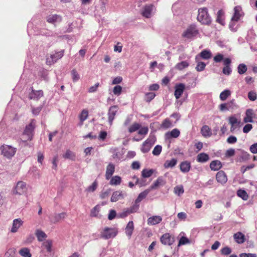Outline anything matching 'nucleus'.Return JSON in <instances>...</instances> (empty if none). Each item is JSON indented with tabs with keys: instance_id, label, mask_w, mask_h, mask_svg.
I'll use <instances>...</instances> for the list:
<instances>
[{
	"instance_id": "69168bd1",
	"label": "nucleus",
	"mask_w": 257,
	"mask_h": 257,
	"mask_svg": "<svg viewBox=\"0 0 257 257\" xmlns=\"http://www.w3.org/2000/svg\"><path fill=\"white\" fill-rule=\"evenodd\" d=\"M235 155V150L233 149H229L225 152V156L227 157H230Z\"/></svg>"
},
{
	"instance_id": "ddd939ff",
	"label": "nucleus",
	"mask_w": 257,
	"mask_h": 257,
	"mask_svg": "<svg viewBox=\"0 0 257 257\" xmlns=\"http://www.w3.org/2000/svg\"><path fill=\"white\" fill-rule=\"evenodd\" d=\"M213 60L215 63H220L222 61L224 65L230 64L231 63V60L230 58H224L223 55L221 54H217L214 57Z\"/></svg>"
},
{
	"instance_id": "7ed1b4c3",
	"label": "nucleus",
	"mask_w": 257,
	"mask_h": 257,
	"mask_svg": "<svg viewBox=\"0 0 257 257\" xmlns=\"http://www.w3.org/2000/svg\"><path fill=\"white\" fill-rule=\"evenodd\" d=\"M0 151L2 155L7 159H11L14 156L16 152L17 148L10 145H3L0 147Z\"/></svg>"
},
{
	"instance_id": "13d9d810",
	"label": "nucleus",
	"mask_w": 257,
	"mask_h": 257,
	"mask_svg": "<svg viewBox=\"0 0 257 257\" xmlns=\"http://www.w3.org/2000/svg\"><path fill=\"white\" fill-rule=\"evenodd\" d=\"M231 252V249L228 246H225L221 249V253L223 255H228Z\"/></svg>"
},
{
	"instance_id": "79ce46f5",
	"label": "nucleus",
	"mask_w": 257,
	"mask_h": 257,
	"mask_svg": "<svg viewBox=\"0 0 257 257\" xmlns=\"http://www.w3.org/2000/svg\"><path fill=\"white\" fill-rule=\"evenodd\" d=\"M237 195L244 200H246L248 197L246 192L244 190H238L237 192Z\"/></svg>"
},
{
	"instance_id": "37998d69",
	"label": "nucleus",
	"mask_w": 257,
	"mask_h": 257,
	"mask_svg": "<svg viewBox=\"0 0 257 257\" xmlns=\"http://www.w3.org/2000/svg\"><path fill=\"white\" fill-rule=\"evenodd\" d=\"M231 94V92L229 90H225L224 91H223L222 92H221L220 94V99L222 100V101H224L227 98L230 96Z\"/></svg>"
},
{
	"instance_id": "864d4df0",
	"label": "nucleus",
	"mask_w": 257,
	"mask_h": 257,
	"mask_svg": "<svg viewBox=\"0 0 257 257\" xmlns=\"http://www.w3.org/2000/svg\"><path fill=\"white\" fill-rule=\"evenodd\" d=\"M223 15V12L222 10H219L217 12V17L216 19V22L220 24H223V20L222 19V17Z\"/></svg>"
},
{
	"instance_id": "e2e57ef3",
	"label": "nucleus",
	"mask_w": 257,
	"mask_h": 257,
	"mask_svg": "<svg viewBox=\"0 0 257 257\" xmlns=\"http://www.w3.org/2000/svg\"><path fill=\"white\" fill-rule=\"evenodd\" d=\"M226 141L229 144H233L237 142V138L235 136H230Z\"/></svg>"
},
{
	"instance_id": "2eb2a0df",
	"label": "nucleus",
	"mask_w": 257,
	"mask_h": 257,
	"mask_svg": "<svg viewBox=\"0 0 257 257\" xmlns=\"http://www.w3.org/2000/svg\"><path fill=\"white\" fill-rule=\"evenodd\" d=\"M216 179L218 183L224 184L227 181V177L223 171H220L216 175Z\"/></svg>"
},
{
	"instance_id": "f8f14e48",
	"label": "nucleus",
	"mask_w": 257,
	"mask_h": 257,
	"mask_svg": "<svg viewBox=\"0 0 257 257\" xmlns=\"http://www.w3.org/2000/svg\"><path fill=\"white\" fill-rule=\"evenodd\" d=\"M154 8V6L153 4L147 5L144 6L142 10V15L146 18H150L151 17V13Z\"/></svg>"
},
{
	"instance_id": "423d86ee",
	"label": "nucleus",
	"mask_w": 257,
	"mask_h": 257,
	"mask_svg": "<svg viewBox=\"0 0 257 257\" xmlns=\"http://www.w3.org/2000/svg\"><path fill=\"white\" fill-rule=\"evenodd\" d=\"M27 191V188L26 183L23 181H19L17 183L13 192L15 194L22 195L26 193Z\"/></svg>"
},
{
	"instance_id": "20e7f679",
	"label": "nucleus",
	"mask_w": 257,
	"mask_h": 257,
	"mask_svg": "<svg viewBox=\"0 0 257 257\" xmlns=\"http://www.w3.org/2000/svg\"><path fill=\"white\" fill-rule=\"evenodd\" d=\"M199 33L198 30L195 25H191L182 34L183 38L190 39L196 36Z\"/></svg>"
},
{
	"instance_id": "412c9836",
	"label": "nucleus",
	"mask_w": 257,
	"mask_h": 257,
	"mask_svg": "<svg viewBox=\"0 0 257 257\" xmlns=\"http://www.w3.org/2000/svg\"><path fill=\"white\" fill-rule=\"evenodd\" d=\"M166 182L162 177H159L156 181L149 188L150 191L152 190L156 189L160 186H163L165 184Z\"/></svg>"
},
{
	"instance_id": "e433bc0d",
	"label": "nucleus",
	"mask_w": 257,
	"mask_h": 257,
	"mask_svg": "<svg viewBox=\"0 0 257 257\" xmlns=\"http://www.w3.org/2000/svg\"><path fill=\"white\" fill-rule=\"evenodd\" d=\"M63 157L65 159H70L72 161H74L75 160V154L69 150L66 151L65 154L63 155Z\"/></svg>"
},
{
	"instance_id": "a211bd4d",
	"label": "nucleus",
	"mask_w": 257,
	"mask_h": 257,
	"mask_svg": "<svg viewBox=\"0 0 257 257\" xmlns=\"http://www.w3.org/2000/svg\"><path fill=\"white\" fill-rule=\"evenodd\" d=\"M46 19L47 22L53 24H55L56 23H60L62 21L61 16L57 14L50 15L47 17Z\"/></svg>"
},
{
	"instance_id": "9b49d317",
	"label": "nucleus",
	"mask_w": 257,
	"mask_h": 257,
	"mask_svg": "<svg viewBox=\"0 0 257 257\" xmlns=\"http://www.w3.org/2000/svg\"><path fill=\"white\" fill-rule=\"evenodd\" d=\"M242 8L239 6H235L234 8V14L231 18V21L233 22H238L240 18L243 16Z\"/></svg>"
},
{
	"instance_id": "7c9ffc66",
	"label": "nucleus",
	"mask_w": 257,
	"mask_h": 257,
	"mask_svg": "<svg viewBox=\"0 0 257 257\" xmlns=\"http://www.w3.org/2000/svg\"><path fill=\"white\" fill-rule=\"evenodd\" d=\"M180 131L177 128H174L170 132H168L166 134L165 136L167 138H177L180 135Z\"/></svg>"
},
{
	"instance_id": "393cba45",
	"label": "nucleus",
	"mask_w": 257,
	"mask_h": 257,
	"mask_svg": "<svg viewBox=\"0 0 257 257\" xmlns=\"http://www.w3.org/2000/svg\"><path fill=\"white\" fill-rule=\"evenodd\" d=\"M191 169V164L189 162L185 161L180 164V169L184 173H188Z\"/></svg>"
},
{
	"instance_id": "338daca9",
	"label": "nucleus",
	"mask_w": 257,
	"mask_h": 257,
	"mask_svg": "<svg viewBox=\"0 0 257 257\" xmlns=\"http://www.w3.org/2000/svg\"><path fill=\"white\" fill-rule=\"evenodd\" d=\"M171 123L170 121L168 119H165L163 121L162 124V126L165 128H169V127L171 126Z\"/></svg>"
},
{
	"instance_id": "774afa93",
	"label": "nucleus",
	"mask_w": 257,
	"mask_h": 257,
	"mask_svg": "<svg viewBox=\"0 0 257 257\" xmlns=\"http://www.w3.org/2000/svg\"><path fill=\"white\" fill-rule=\"evenodd\" d=\"M249 150L252 154H257V143L251 145Z\"/></svg>"
},
{
	"instance_id": "8fccbe9b",
	"label": "nucleus",
	"mask_w": 257,
	"mask_h": 257,
	"mask_svg": "<svg viewBox=\"0 0 257 257\" xmlns=\"http://www.w3.org/2000/svg\"><path fill=\"white\" fill-rule=\"evenodd\" d=\"M71 75L73 82L78 81L80 78L79 75L75 69H73L72 70Z\"/></svg>"
},
{
	"instance_id": "cd10ccee",
	"label": "nucleus",
	"mask_w": 257,
	"mask_h": 257,
	"mask_svg": "<svg viewBox=\"0 0 257 257\" xmlns=\"http://www.w3.org/2000/svg\"><path fill=\"white\" fill-rule=\"evenodd\" d=\"M222 167V163L220 161H212L210 164V168L211 170L218 171Z\"/></svg>"
},
{
	"instance_id": "72a5a7b5",
	"label": "nucleus",
	"mask_w": 257,
	"mask_h": 257,
	"mask_svg": "<svg viewBox=\"0 0 257 257\" xmlns=\"http://www.w3.org/2000/svg\"><path fill=\"white\" fill-rule=\"evenodd\" d=\"M209 159V156L204 153H202L197 155V161L198 162L204 163L208 161Z\"/></svg>"
},
{
	"instance_id": "473e14b6",
	"label": "nucleus",
	"mask_w": 257,
	"mask_h": 257,
	"mask_svg": "<svg viewBox=\"0 0 257 257\" xmlns=\"http://www.w3.org/2000/svg\"><path fill=\"white\" fill-rule=\"evenodd\" d=\"M134 228L133 222L132 221H129L125 227V233L129 237L132 236Z\"/></svg>"
},
{
	"instance_id": "f257e3e1",
	"label": "nucleus",
	"mask_w": 257,
	"mask_h": 257,
	"mask_svg": "<svg viewBox=\"0 0 257 257\" xmlns=\"http://www.w3.org/2000/svg\"><path fill=\"white\" fill-rule=\"evenodd\" d=\"M197 20L202 24L209 25L211 22V17L208 14L206 8H202L198 9Z\"/></svg>"
},
{
	"instance_id": "2f4dec72",
	"label": "nucleus",
	"mask_w": 257,
	"mask_h": 257,
	"mask_svg": "<svg viewBox=\"0 0 257 257\" xmlns=\"http://www.w3.org/2000/svg\"><path fill=\"white\" fill-rule=\"evenodd\" d=\"M150 192V189H147L139 194L137 198L135 200V203L137 204L140 203L143 199L145 198L149 193Z\"/></svg>"
},
{
	"instance_id": "a19ab883",
	"label": "nucleus",
	"mask_w": 257,
	"mask_h": 257,
	"mask_svg": "<svg viewBox=\"0 0 257 257\" xmlns=\"http://www.w3.org/2000/svg\"><path fill=\"white\" fill-rule=\"evenodd\" d=\"M88 116V111L86 109H83L80 114L79 116L80 120L81 123H83V121L85 120Z\"/></svg>"
},
{
	"instance_id": "4be33fe9",
	"label": "nucleus",
	"mask_w": 257,
	"mask_h": 257,
	"mask_svg": "<svg viewBox=\"0 0 257 257\" xmlns=\"http://www.w3.org/2000/svg\"><path fill=\"white\" fill-rule=\"evenodd\" d=\"M126 194H124L121 191H116L112 193L110 198L112 202H116L120 199H123Z\"/></svg>"
},
{
	"instance_id": "1a4fd4ad",
	"label": "nucleus",
	"mask_w": 257,
	"mask_h": 257,
	"mask_svg": "<svg viewBox=\"0 0 257 257\" xmlns=\"http://www.w3.org/2000/svg\"><path fill=\"white\" fill-rule=\"evenodd\" d=\"M118 110V107L117 105H113L109 107L107 115L108 121L110 125L112 124Z\"/></svg>"
},
{
	"instance_id": "5701e85b",
	"label": "nucleus",
	"mask_w": 257,
	"mask_h": 257,
	"mask_svg": "<svg viewBox=\"0 0 257 257\" xmlns=\"http://www.w3.org/2000/svg\"><path fill=\"white\" fill-rule=\"evenodd\" d=\"M23 221L20 218L14 219L11 231L13 233L17 232L18 229L23 225Z\"/></svg>"
},
{
	"instance_id": "dca6fc26",
	"label": "nucleus",
	"mask_w": 257,
	"mask_h": 257,
	"mask_svg": "<svg viewBox=\"0 0 257 257\" xmlns=\"http://www.w3.org/2000/svg\"><path fill=\"white\" fill-rule=\"evenodd\" d=\"M185 89V85L183 83L176 84L175 86L174 95L176 99H179Z\"/></svg>"
},
{
	"instance_id": "0e129e2a",
	"label": "nucleus",
	"mask_w": 257,
	"mask_h": 257,
	"mask_svg": "<svg viewBox=\"0 0 257 257\" xmlns=\"http://www.w3.org/2000/svg\"><path fill=\"white\" fill-rule=\"evenodd\" d=\"M252 128V125L251 124L247 123L243 128V132L244 133H248Z\"/></svg>"
},
{
	"instance_id": "49530a36",
	"label": "nucleus",
	"mask_w": 257,
	"mask_h": 257,
	"mask_svg": "<svg viewBox=\"0 0 257 257\" xmlns=\"http://www.w3.org/2000/svg\"><path fill=\"white\" fill-rule=\"evenodd\" d=\"M98 183L95 180L93 182L91 185L89 186L86 189L85 191L87 192H93L96 189Z\"/></svg>"
},
{
	"instance_id": "a18cd8bd",
	"label": "nucleus",
	"mask_w": 257,
	"mask_h": 257,
	"mask_svg": "<svg viewBox=\"0 0 257 257\" xmlns=\"http://www.w3.org/2000/svg\"><path fill=\"white\" fill-rule=\"evenodd\" d=\"M43 246L47 249L48 252L52 251V241L51 240H47L43 243Z\"/></svg>"
},
{
	"instance_id": "b1692460",
	"label": "nucleus",
	"mask_w": 257,
	"mask_h": 257,
	"mask_svg": "<svg viewBox=\"0 0 257 257\" xmlns=\"http://www.w3.org/2000/svg\"><path fill=\"white\" fill-rule=\"evenodd\" d=\"M115 171V166L112 163H109L107 167L105 173V178L106 180H109L114 173Z\"/></svg>"
},
{
	"instance_id": "bf43d9fd",
	"label": "nucleus",
	"mask_w": 257,
	"mask_h": 257,
	"mask_svg": "<svg viewBox=\"0 0 257 257\" xmlns=\"http://www.w3.org/2000/svg\"><path fill=\"white\" fill-rule=\"evenodd\" d=\"M190 243V240L188 238L186 237L182 236L179 240L178 246H180L181 245L186 244L187 243Z\"/></svg>"
},
{
	"instance_id": "0eeeda50",
	"label": "nucleus",
	"mask_w": 257,
	"mask_h": 257,
	"mask_svg": "<svg viewBox=\"0 0 257 257\" xmlns=\"http://www.w3.org/2000/svg\"><path fill=\"white\" fill-rule=\"evenodd\" d=\"M66 216V213L63 212L60 213H54V214L51 215L49 218L52 223L56 224L64 219Z\"/></svg>"
},
{
	"instance_id": "5fc2aeb1",
	"label": "nucleus",
	"mask_w": 257,
	"mask_h": 257,
	"mask_svg": "<svg viewBox=\"0 0 257 257\" xmlns=\"http://www.w3.org/2000/svg\"><path fill=\"white\" fill-rule=\"evenodd\" d=\"M99 211V205L95 206L91 211L90 215L91 216L96 217L98 215Z\"/></svg>"
},
{
	"instance_id": "4d7b16f0",
	"label": "nucleus",
	"mask_w": 257,
	"mask_h": 257,
	"mask_svg": "<svg viewBox=\"0 0 257 257\" xmlns=\"http://www.w3.org/2000/svg\"><path fill=\"white\" fill-rule=\"evenodd\" d=\"M111 189H109L105 191H103L100 195V197L102 199H104L108 197L110 194Z\"/></svg>"
},
{
	"instance_id": "c9c22d12",
	"label": "nucleus",
	"mask_w": 257,
	"mask_h": 257,
	"mask_svg": "<svg viewBox=\"0 0 257 257\" xmlns=\"http://www.w3.org/2000/svg\"><path fill=\"white\" fill-rule=\"evenodd\" d=\"M121 178L118 176L112 177L110 181L109 184L111 185H118L121 183Z\"/></svg>"
},
{
	"instance_id": "6ab92c4d",
	"label": "nucleus",
	"mask_w": 257,
	"mask_h": 257,
	"mask_svg": "<svg viewBox=\"0 0 257 257\" xmlns=\"http://www.w3.org/2000/svg\"><path fill=\"white\" fill-rule=\"evenodd\" d=\"M162 221V218L159 215H154L148 218V224L149 225H155L160 223Z\"/></svg>"
},
{
	"instance_id": "f03ea898",
	"label": "nucleus",
	"mask_w": 257,
	"mask_h": 257,
	"mask_svg": "<svg viewBox=\"0 0 257 257\" xmlns=\"http://www.w3.org/2000/svg\"><path fill=\"white\" fill-rule=\"evenodd\" d=\"M35 120L32 119L31 122L26 126L23 134V137H25L23 140L24 142L32 140L33 137L34 131L35 128Z\"/></svg>"
},
{
	"instance_id": "f3484780",
	"label": "nucleus",
	"mask_w": 257,
	"mask_h": 257,
	"mask_svg": "<svg viewBox=\"0 0 257 257\" xmlns=\"http://www.w3.org/2000/svg\"><path fill=\"white\" fill-rule=\"evenodd\" d=\"M154 144V140L153 139H148L146 141H145L142 146L141 148V151L142 152L146 153L148 152L151 146Z\"/></svg>"
},
{
	"instance_id": "4c0bfd02",
	"label": "nucleus",
	"mask_w": 257,
	"mask_h": 257,
	"mask_svg": "<svg viewBox=\"0 0 257 257\" xmlns=\"http://www.w3.org/2000/svg\"><path fill=\"white\" fill-rule=\"evenodd\" d=\"M135 206L132 207L129 209H126L123 211L122 212L118 214V216L120 218H124L127 216L129 214L135 212L136 211L134 210Z\"/></svg>"
},
{
	"instance_id": "39448f33",
	"label": "nucleus",
	"mask_w": 257,
	"mask_h": 257,
	"mask_svg": "<svg viewBox=\"0 0 257 257\" xmlns=\"http://www.w3.org/2000/svg\"><path fill=\"white\" fill-rule=\"evenodd\" d=\"M117 234V230L115 228L106 227L100 232V237L102 238L108 239L114 237Z\"/></svg>"
},
{
	"instance_id": "f704fd0d",
	"label": "nucleus",
	"mask_w": 257,
	"mask_h": 257,
	"mask_svg": "<svg viewBox=\"0 0 257 257\" xmlns=\"http://www.w3.org/2000/svg\"><path fill=\"white\" fill-rule=\"evenodd\" d=\"M35 234L39 241H43L47 237L46 233L44 231L39 229H37L36 231Z\"/></svg>"
},
{
	"instance_id": "de8ad7c7",
	"label": "nucleus",
	"mask_w": 257,
	"mask_h": 257,
	"mask_svg": "<svg viewBox=\"0 0 257 257\" xmlns=\"http://www.w3.org/2000/svg\"><path fill=\"white\" fill-rule=\"evenodd\" d=\"M184 188L182 185L177 186L174 189L175 194L178 196H180L184 193Z\"/></svg>"
},
{
	"instance_id": "052dcab7",
	"label": "nucleus",
	"mask_w": 257,
	"mask_h": 257,
	"mask_svg": "<svg viewBox=\"0 0 257 257\" xmlns=\"http://www.w3.org/2000/svg\"><path fill=\"white\" fill-rule=\"evenodd\" d=\"M149 131V128L147 126L142 127L139 130L138 134L140 135H146Z\"/></svg>"
},
{
	"instance_id": "c85d7f7f",
	"label": "nucleus",
	"mask_w": 257,
	"mask_h": 257,
	"mask_svg": "<svg viewBox=\"0 0 257 257\" xmlns=\"http://www.w3.org/2000/svg\"><path fill=\"white\" fill-rule=\"evenodd\" d=\"M233 237L235 241L238 243H242L245 241L244 235L241 232H237L234 234Z\"/></svg>"
},
{
	"instance_id": "603ef678",
	"label": "nucleus",
	"mask_w": 257,
	"mask_h": 257,
	"mask_svg": "<svg viewBox=\"0 0 257 257\" xmlns=\"http://www.w3.org/2000/svg\"><path fill=\"white\" fill-rule=\"evenodd\" d=\"M228 120H229V123L231 125H234L236 124H239L240 123V121H238L237 119L233 116L229 117Z\"/></svg>"
},
{
	"instance_id": "c03bdc74",
	"label": "nucleus",
	"mask_w": 257,
	"mask_h": 257,
	"mask_svg": "<svg viewBox=\"0 0 257 257\" xmlns=\"http://www.w3.org/2000/svg\"><path fill=\"white\" fill-rule=\"evenodd\" d=\"M141 124L135 122L130 127L128 128V132L130 133H132L139 130L141 128Z\"/></svg>"
},
{
	"instance_id": "c756f323",
	"label": "nucleus",
	"mask_w": 257,
	"mask_h": 257,
	"mask_svg": "<svg viewBox=\"0 0 257 257\" xmlns=\"http://www.w3.org/2000/svg\"><path fill=\"white\" fill-rule=\"evenodd\" d=\"M177 163V160L172 158L170 160H166L164 164V167L166 169L172 168L174 167Z\"/></svg>"
},
{
	"instance_id": "58836bf2",
	"label": "nucleus",
	"mask_w": 257,
	"mask_h": 257,
	"mask_svg": "<svg viewBox=\"0 0 257 257\" xmlns=\"http://www.w3.org/2000/svg\"><path fill=\"white\" fill-rule=\"evenodd\" d=\"M19 253L23 257H31L32 254L30 253V249L28 248L24 247L19 251Z\"/></svg>"
},
{
	"instance_id": "aec40b11",
	"label": "nucleus",
	"mask_w": 257,
	"mask_h": 257,
	"mask_svg": "<svg viewBox=\"0 0 257 257\" xmlns=\"http://www.w3.org/2000/svg\"><path fill=\"white\" fill-rule=\"evenodd\" d=\"M43 96L42 90H34L32 88V91L29 94V98L31 99L38 100Z\"/></svg>"
},
{
	"instance_id": "ea45409f",
	"label": "nucleus",
	"mask_w": 257,
	"mask_h": 257,
	"mask_svg": "<svg viewBox=\"0 0 257 257\" xmlns=\"http://www.w3.org/2000/svg\"><path fill=\"white\" fill-rule=\"evenodd\" d=\"M154 172L155 170L153 169H144L142 171V176L143 178H149L153 175Z\"/></svg>"
},
{
	"instance_id": "a878e982",
	"label": "nucleus",
	"mask_w": 257,
	"mask_h": 257,
	"mask_svg": "<svg viewBox=\"0 0 257 257\" xmlns=\"http://www.w3.org/2000/svg\"><path fill=\"white\" fill-rule=\"evenodd\" d=\"M200 133L205 138H209L212 135L210 128L207 125H204L201 127Z\"/></svg>"
},
{
	"instance_id": "09e8293b",
	"label": "nucleus",
	"mask_w": 257,
	"mask_h": 257,
	"mask_svg": "<svg viewBox=\"0 0 257 257\" xmlns=\"http://www.w3.org/2000/svg\"><path fill=\"white\" fill-rule=\"evenodd\" d=\"M155 96H156V94L154 92H148V93H147L146 94V95H145V100L147 102H149L152 99H153L154 98Z\"/></svg>"
},
{
	"instance_id": "6e6d98bb",
	"label": "nucleus",
	"mask_w": 257,
	"mask_h": 257,
	"mask_svg": "<svg viewBox=\"0 0 257 257\" xmlns=\"http://www.w3.org/2000/svg\"><path fill=\"white\" fill-rule=\"evenodd\" d=\"M122 91V87L120 85H116L114 87L113 89V93L114 94L119 96Z\"/></svg>"
},
{
	"instance_id": "6e6552de",
	"label": "nucleus",
	"mask_w": 257,
	"mask_h": 257,
	"mask_svg": "<svg viewBox=\"0 0 257 257\" xmlns=\"http://www.w3.org/2000/svg\"><path fill=\"white\" fill-rule=\"evenodd\" d=\"M64 55V50L56 52L55 54H51L47 58V63L49 64L57 62V60L61 58Z\"/></svg>"
},
{
	"instance_id": "3c124183",
	"label": "nucleus",
	"mask_w": 257,
	"mask_h": 257,
	"mask_svg": "<svg viewBox=\"0 0 257 257\" xmlns=\"http://www.w3.org/2000/svg\"><path fill=\"white\" fill-rule=\"evenodd\" d=\"M162 146L160 145H157L154 149L152 153L155 156H158L160 154L162 151Z\"/></svg>"
},
{
	"instance_id": "680f3d73",
	"label": "nucleus",
	"mask_w": 257,
	"mask_h": 257,
	"mask_svg": "<svg viewBox=\"0 0 257 257\" xmlns=\"http://www.w3.org/2000/svg\"><path fill=\"white\" fill-rule=\"evenodd\" d=\"M16 253V250L14 248H10L6 253L7 257H14Z\"/></svg>"
},
{
	"instance_id": "9d476101",
	"label": "nucleus",
	"mask_w": 257,
	"mask_h": 257,
	"mask_svg": "<svg viewBox=\"0 0 257 257\" xmlns=\"http://www.w3.org/2000/svg\"><path fill=\"white\" fill-rule=\"evenodd\" d=\"M161 243L164 245H172L175 241L174 237L169 233L164 234L160 238Z\"/></svg>"
},
{
	"instance_id": "bb28decb",
	"label": "nucleus",
	"mask_w": 257,
	"mask_h": 257,
	"mask_svg": "<svg viewBox=\"0 0 257 257\" xmlns=\"http://www.w3.org/2000/svg\"><path fill=\"white\" fill-rule=\"evenodd\" d=\"M211 54L209 50H202L198 55L196 56V59L199 58H201L203 59L207 60L211 58Z\"/></svg>"
},
{
	"instance_id": "4468645a",
	"label": "nucleus",
	"mask_w": 257,
	"mask_h": 257,
	"mask_svg": "<svg viewBox=\"0 0 257 257\" xmlns=\"http://www.w3.org/2000/svg\"><path fill=\"white\" fill-rule=\"evenodd\" d=\"M255 114L252 109H247L245 111V116L243 118L244 123L253 122V118L254 117Z\"/></svg>"
}]
</instances>
